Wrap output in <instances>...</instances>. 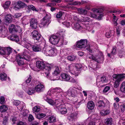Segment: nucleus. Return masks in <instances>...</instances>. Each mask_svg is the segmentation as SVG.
<instances>
[{"label":"nucleus","instance_id":"obj_1","mask_svg":"<svg viewBox=\"0 0 125 125\" xmlns=\"http://www.w3.org/2000/svg\"><path fill=\"white\" fill-rule=\"evenodd\" d=\"M51 93H52L53 95L52 98L55 100L54 102L52 99L48 98L47 97H44V99L49 104L52 105L56 106L62 102H64V100L66 98L65 96L66 94L63 92L62 89L60 87H56L54 88H51L48 92L47 94L51 95Z\"/></svg>","mask_w":125,"mask_h":125},{"label":"nucleus","instance_id":"obj_26","mask_svg":"<svg viewBox=\"0 0 125 125\" xmlns=\"http://www.w3.org/2000/svg\"><path fill=\"white\" fill-rule=\"evenodd\" d=\"M78 112H75L71 114L70 116L68 117V119L70 121H74L77 118Z\"/></svg>","mask_w":125,"mask_h":125},{"label":"nucleus","instance_id":"obj_7","mask_svg":"<svg viewBox=\"0 0 125 125\" xmlns=\"http://www.w3.org/2000/svg\"><path fill=\"white\" fill-rule=\"evenodd\" d=\"M113 77L116 79L114 84V87L116 88L119 86L120 82L122 80V79L125 77V76L124 74H114L113 75Z\"/></svg>","mask_w":125,"mask_h":125},{"label":"nucleus","instance_id":"obj_39","mask_svg":"<svg viewBox=\"0 0 125 125\" xmlns=\"http://www.w3.org/2000/svg\"><path fill=\"white\" fill-rule=\"evenodd\" d=\"M47 121L50 123H53L56 121L55 117L54 116H50Z\"/></svg>","mask_w":125,"mask_h":125},{"label":"nucleus","instance_id":"obj_16","mask_svg":"<svg viewBox=\"0 0 125 125\" xmlns=\"http://www.w3.org/2000/svg\"><path fill=\"white\" fill-rule=\"evenodd\" d=\"M12 51V49L10 47L4 48L3 49V52L2 53L1 55H3L4 57H8L11 52Z\"/></svg>","mask_w":125,"mask_h":125},{"label":"nucleus","instance_id":"obj_56","mask_svg":"<svg viewBox=\"0 0 125 125\" xmlns=\"http://www.w3.org/2000/svg\"><path fill=\"white\" fill-rule=\"evenodd\" d=\"M63 13V12L62 11L59 12L56 15V18H60L62 15Z\"/></svg>","mask_w":125,"mask_h":125},{"label":"nucleus","instance_id":"obj_49","mask_svg":"<svg viewBox=\"0 0 125 125\" xmlns=\"http://www.w3.org/2000/svg\"><path fill=\"white\" fill-rule=\"evenodd\" d=\"M28 8L29 9H31L33 11H38L39 10L38 9L35 8L34 6L32 5H29L28 6Z\"/></svg>","mask_w":125,"mask_h":125},{"label":"nucleus","instance_id":"obj_41","mask_svg":"<svg viewBox=\"0 0 125 125\" xmlns=\"http://www.w3.org/2000/svg\"><path fill=\"white\" fill-rule=\"evenodd\" d=\"M29 86L28 89L27 91V92L28 94L31 95L35 92V90L34 88L33 87H30V85H29Z\"/></svg>","mask_w":125,"mask_h":125},{"label":"nucleus","instance_id":"obj_46","mask_svg":"<svg viewBox=\"0 0 125 125\" xmlns=\"http://www.w3.org/2000/svg\"><path fill=\"white\" fill-rule=\"evenodd\" d=\"M76 58V57L73 55L68 56L67 58V59L70 61H74L75 60Z\"/></svg>","mask_w":125,"mask_h":125},{"label":"nucleus","instance_id":"obj_24","mask_svg":"<svg viewBox=\"0 0 125 125\" xmlns=\"http://www.w3.org/2000/svg\"><path fill=\"white\" fill-rule=\"evenodd\" d=\"M36 66L38 68L41 69H44V71L46 66L44 63L43 62L38 61L36 62Z\"/></svg>","mask_w":125,"mask_h":125},{"label":"nucleus","instance_id":"obj_43","mask_svg":"<svg viewBox=\"0 0 125 125\" xmlns=\"http://www.w3.org/2000/svg\"><path fill=\"white\" fill-rule=\"evenodd\" d=\"M96 84L97 86L98 87H102L104 86L105 84L103 83L101 80L98 81V79L97 80Z\"/></svg>","mask_w":125,"mask_h":125},{"label":"nucleus","instance_id":"obj_45","mask_svg":"<svg viewBox=\"0 0 125 125\" xmlns=\"http://www.w3.org/2000/svg\"><path fill=\"white\" fill-rule=\"evenodd\" d=\"M123 42H118L116 44V47L117 46L118 49H123Z\"/></svg>","mask_w":125,"mask_h":125},{"label":"nucleus","instance_id":"obj_51","mask_svg":"<svg viewBox=\"0 0 125 125\" xmlns=\"http://www.w3.org/2000/svg\"><path fill=\"white\" fill-rule=\"evenodd\" d=\"M18 4L20 8H23L26 5L25 3L22 2L20 1H18Z\"/></svg>","mask_w":125,"mask_h":125},{"label":"nucleus","instance_id":"obj_20","mask_svg":"<svg viewBox=\"0 0 125 125\" xmlns=\"http://www.w3.org/2000/svg\"><path fill=\"white\" fill-rule=\"evenodd\" d=\"M32 49L33 51L39 52L42 51V47L40 44H35L31 46Z\"/></svg>","mask_w":125,"mask_h":125},{"label":"nucleus","instance_id":"obj_42","mask_svg":"<svg viewBox=\"0 0 125 125\" xmlns=\"http://www.w3.org/2000/svg\"><path fill=\"white\" fill-rule=\"evenodd\" d=\"M8 109V107L5 105H3L0 106V111L1 112H4Z\"/></svg>","mask_w":125,"mask_h":125},{"label":"nucleus","instance_id":"obj_57","mask_svg":"<svg viewBox=\"0 0 125 125\" xmlns=\"http://www.w3.org/2000/svg\"><path fill=\"white\" fill-rule=\"evenodd\" d=\"M8 123V118L7 117L5 116L3 119V124L4 125H6Z\"/></svg>","mask_w":125,"mask_h":125},{"label":"nucleus","instance_id":"obj_13","mask_svg":"<svg viewBox=\"0 0 125 125\" xmlns=\"http://www.w3.org/2000/svg\"><path fill=\"white\" fill-rule=\"evenodd\" d=\"M59 42L58 43L60 45L63 44L66 45L67 44V42L64 39V37L65 36L64 32H60L59 33Z\"/></svg>","mask_w":125,"mask_h":125},{"label":"nucleus","instance_id":"obj_25","mask_svg":"<svg viewBox=\"0 0 125 125\" xmlns=\"http://www.w3.org/2000/svg\"><path fill=\"white\" fill-rule=\"evenodd\" d=\"M16 61L18 64L20 66H22L24 64L23 59L21 57V56L19 55H18L16 57Z\"/></svg>","mask_w":125,"mask_h":125},{"label":"nucleus","instance_id":"obj_17","mask_svg":"<svg viewBox=\"0 0 125 125\" xmlns=\"http://www.w3.org/2000/svg\"><path fill=\"white\" fill-rule=\"evenodd\" d=\"M45 89L44 85L42 83H40L37 85L35 87L36 91L37 92L40 93L43 92Z\"/></svg>","mask_w":125,"mask_h":125},{"label":"nucleus","instance_id":"obj_44","mask_svg":"<svg viewBox=\"0 0 125 125\" xmlns=\"http://www.w3.org/2000/svg\"><path fill=\"white\" fill-rule=\"evenodd\" d=\"M116 49L113 47V48L112 51L111 52L110 54L108 53L107 54L108 56L110 57H111V56L115 54L116 53Z\"/></svg>","mask_w":125,"mask_h":125},{"label":"nucleus","instance_id":"obj_59","mask_svg":"<svg viewBox=\"0 0 125 125\" xmlns=\"http://www.w3.org/2000/svg\"><path fill=\"white\" fill-rule=\"evenodd\" d=\"M62 24L67 27L70 26V23L69 22L66 21L62 23Z\"/></svg>","mask_w":125,"mask_h":125},{"label":"nucleus","instance_id":"obj_60","mask_svg":"<svg viewBox=\"0 0 125 125\" xmlns=\"http://www.w3.org/2000/svg\"><path fill=\"white\" fill-rule=\"evenodd\" d=\"M20 6L18 3V2L15 3L14 4V9L15 10H17V9H19L20 8Z\"/></svg>","mask_w":125,"mask_h":125},{"label":"nucleus","instance_id":"obj_5","mask_svg":"<svg viewBox=\"0 0 125 125\" xmlns=\"http://www.w3.org/2000/svg\"><path fill=\"white\" fill-rule=\"evenodd\" d=\"M73 29L76 31H84L85 30H87L89 31H91L92 28H90L89 26H85L83 24L76 23L74 24L73 27Z\"/></svg>","mask_w":125,"mask_h":125},{"label":"nucleus","instance_id":"obj_47","mask_svg":"<svg viewBox=\"0 0 125 125\" xmlns=\"http://www.w3.org/2000/svg\"><path fill=\"white\" fill-rule=\"evenodd\" d=\"M121 91L125 93V81L122 83L120 88Z\"/></svg>","mask_w":125,"mask_h":125},{"label":"nucleus","instance_id":"obj_63","mask_svg":"<svg viewBox=\"0 0 125 125\" xmlns=\"http://www.w3.org/2000/svg\"><path fill=\"white\" fill-rule=\"evenodd\" d=\"M110 89V87L109 86L105 87L103 90V92L104 93L107 92Z\"/></svg>","mask_w":125,"mask_h":125},{"label":"nucleus","instance_id":"obj_4","mask_svg":"<svg viewBox=\"0 0 125 125\" xmlns=\"http://www.w3.org/2000/svg\"><path fill=\"white\" fill-rule=\"evenodd\" d=\"M88 58L92 59L93 60L98 63L103 62L104 60V56L103 53L100 51H99L98 54L95 56L89 54L88 55Z\"/></svg>","mask_w":125,"mask_h":125},{"label":"nucleus","instance_id":"obj_40","mask_svg":"<svg viewBox=\"0 0 125 125\" xmlns=\"http://www.w3.org/2000/svg\"><path fill=\"white\" fill-rule=\"evenodd\" d=\"M110 111L108 109L103 110L100 112L101 115L103 116H104L110 113Z\"/></svg>","mask_w":125,"mask_h":125},{"label":"nucleus","instance_id":"obj_2","mask_svg":"<svg viewBox=\"0 0 125 125\" xmlns=\"http://www.w3.org/2000/svg\"><path fill=\"white\" fill-rule=\"evenodd\" d=\"M53 67V65L52 64H47L44 69V73L48 78L51 80L55 81L58 80V78L57 77V76L60 73V71L59 67L58 66H55L54 68V71L52 73V75L50 76V71Z\"/></svg>","mask_w":125,"mask_h":125},{"label":"nucleus","instance_id":"obj_19","mask_svg":"<svg viewBox=\"0 0 125 125\" xmlns=\"http://www.w3.org/2000/svg\"><path fill=\"white\" fill-rule=\"evenodd\" d=\"M51 47L47 44H45L43 48L42 52L46 55L49 56V54L51 50Z\"/></svg>","mask_w":125,"mask_h":125},{"label":"nucleus","instance_id":"obj_34","mask_svg":"<svg viewBox=\"0 0 125 125\" xmlns=\"http://www.w3.org/2000/svg\"><path fill=\"white\" fill-rule=\"evenodd\" d=\"M10 3L11 2L10 1H7L4 3L2 4V5L4 9H7L9 8Z\"/></svg>","mask_w":125,"mask_h":125},{"label":"nucleus","instance_id":"obj_29","mask_svg":"<svg viewBox=\"0 0 125 125\" xmlns=\"http://www.w3.org/2000/svg\"><path fill=\"white\" fill-rule=\"evenodd\" d=\"M51 50L49 54V56H53L55 55L57 53V50L55 47H51Z\"/></svg>","mask_w":125,"mask_h":125},{"label":"nucleus","instance_id":"obj_3","mask_svg":"<svg viewBox=\"0 0 125 125\" xmlns=\"http://www.w3.org/2000/svg\"><path fill=\"white\" fill-rule=\"evenodd\" d=\"M81 64H72L66 65L65 68V71L71 74L77 76L79 73V70L82 68Z\"/></svg>","mask_w":125,"mask_h":125},{"label":"nucleus","instance_id":"obj_15","mask_svg":"<svg viewBox=\"0 0 125 125\" xmlns=\"http://www.w3.org/2000/svg\"><path fill=\"white\" fill-rule=\"evenodd\" d=\"M49 40L50 42L52 44H56L59 42V36L57 35H52L50 38Z\"/></svg>","mask_w":125,"mask_h":125},{"label":"nucleus","instance_id":"obj_32","mask_svg":"<svg viewBox=\"0 0 125 125\" xmlns=\"http://www.w3.org/2000/svg\"><path fill=\"white\" fill-rule=\"evenodd\" d=\"M9 31L10 32L13 33L16 31V26L13 24H11L9 26Z\"/></svg>","mask_w":125,"mask_h":125},{"label":"nucleus","instance_id":"obj_11","mask_svg":"<svg viewBox=\"0 0 125 125\" xmlns=\"http://www.w3.org/2000/svg\"><path fill=\"white\" fill-rule=\"evenodd\" d=\"M81 21L83 22L82 23L83 25L85 26H89L90 24L92 23L91 19L88 17L86 15H84L81 18Z\"/></svg>","mask_w":125,"mask_h":125},{"label":"nucleus","instance_id":"obj_55","mask_svg":"<svg viewBox=\"0 0 125 125\" xmlns=\"http://www.w3.org/2000/svg\"><path fill=\"white\" fill-rule=\"evenodd\" d=\"M21 102L18 100H16L13 102V104L14 105L17 106L20 104L21 103Z\"/></svg>","mask_w":125,"mask_h":125},{"label":"nucleus","instance_id":"obj_33","mask_svg":"<svg viewBox=\"0 0 125 125\" xmlns=\"http://www.w3.org/2000/svg\"><path fill=\"white\" fill-rule=\"evenodd\" d=\"M7 79V74L4 73H0V79L2 81H5Z\"/></svg>","mask_w":125,"mask_h":125},{"label":"nucleus","instance_id":"obj_28","mask_svg":"<svg viewBox=\"0 0 125 125\" xmlns=\"http://www.w3.org/2000/svg\"><path fill=\"white\" fill-rule=\"evenodd\" d=\"M0 30L2 34V37H4L8 35V32L6 28L5 27H2L0 29Z\"/></svg>","mask_w":125,"mask_h":125},{"label":"nucleus","instance_id":"obj_58","mask_svg":"<svg viewBox=\"0 0 125 125\" xmlns=\"http://www.w3.org/2000/svg\"><path fill=\"white\" fill-rule=\"evenodd\" d=\"M124 54V52L123 51V49H121V51H119V56L120 57H122Z\"/></svg>","mask_w":125,"mask_h":125},{"label":"nucleus","instance_id":"obj_27","mask_svg":"<svg viewBox=\"0 0 125 125\" xmlns=\"http://www.w3.org/2000/svg\"><path fill=\"white\" fill-rule=\"evenodd\" d=\"M8 38L11 41H14L16 42H18L19 41L18 37L16 35L13 34L10 35L8 37Z\"/></svg>","mask_w":125,"mask_h":125},{"label":"nucleus","instance_id":"obj_62","mask_svg":"<svg viewBox=\"0 0 125 125\" xmlns=\"http://www.w3.org/2000/svg\"><path fill=\"white\" fill-rule=\"evenodd\" d=\"M66 106L67 107L68 109L70 110H72L73 107L72 105L68 103L66 104Z\"/></svg>","mask_w":125,"mask_h":125},{"label":"nucleus","instance_id":"obj_9","mask_svg":"<svg viewBox=\"0 0 125 125\" xmlns=\"http://www.w3.org/2000/svg\"><path fill=\"white\" fill-rule=\"evenodd\" d=\"M61 103L59 105L54 107V109L59 113L62 114H65L67 112V110L65 107L64 104H61Z\"/></svg>","mask_w":125,"mask_h":125},{"label":"nucleus","instance_id":"obj_21","mask_svg":"<svg viewBox=\"0 0 125 125\" xmlns=\"http://www.w3.org/2000/svg\"><path fill=\"white\" fill-rule=\"evenodd\" d=\"M100 117L97 114H94L92 116L89 117L87 120L88 121L91 120V119L95 122H97L99 121Z\"/></svg>","mask_w":125,"mask_h":125},{"label":"nucleus","instance_id":"obj_23","mask_svg":"<svg viewBox=\"0 0 125 125\" xmlns=\"http://www.w3.org/2000/svg\"><path fill=\"white\" fill-rule=\"evenodd\" d=\"M93 11L97 13H98V18L99 19H101V18L103 16V11L104 10L102 9H95L93 10Z\"/></svg>","mask_w":125,"mask_h":125},{"label":"nucleus","instance_id":"obj_8","mask_svg":"<svg viewBox=\"0 0 125 125\" xmlns=\"http://www.w3.org/2000/svg\"><path fill=\"white\" fill-rule=\"evenodd\" d=\"M51 18L50 14L48 13L46 15L41 21L40 25L41 27H43L46 25H48L50 23V19Z\"/></svg>","mask_w":125,"mask_h":125},{"label":"nucleus","instance_id":"obj_54","mask_svg":"<svg viewBox=\"0 0 125 125\" xmlns=\"http://www.w3.org/2000/svg\"><path fill=\"white\" fill-rule=\"evenodd\" d=\"M101 81L104 83L107 82L108 80L105 76H103L101 77Z\"/></svg>","mask_w":125,"mask_h":125},{"label":"nucleus","instance_id":"obj_50","mask_svg":"<svg viewBox=\"0 0 125 125\" xmlns=\"http://www.w3.org/2000/svg\"><path fill=\"white\" fill-rule=\"evenodd\" d=\"M40 110V107L38 106L34 107L32 109V111L34 112H38Z\"/></svg>","mask_w":125,"mask_h":125},{"label":"nucleus","instance_id":"obj_61","mask_svg":"<svg viewBox=\"0 0 125 125\" xmlns=\"http://www.w3.org/2000/svg\"><path fill=\"white\" fill-rule=\"evenodd\" d=\"M16 32L18 31L19 32H21L22 31L21 29L19 26H16Z\"/></svg>","mask_w":125,"mask_h":125},{"label":"nucleus","instance_id":"obj_52","mask_svg":"<svg viewBox=\"0 0 125 125\" xmlns=\"http://www.w3.org/2000/svg\"><path fill=\"white\" fill-rule=\"evenodd\" d=\"M46 115L44 114H38L37 115V118L38 119H40L45 117Z\"/></svg>","mask_w":125,"mask_h":125},{"label":"nucleus","instance_id":"obj_22","mask_svg":"<svg viewBox=\"0 0 125 125\" xmlns=\"http://www.w3.org/2000/svg\"><path fill=\"white\" fill-rule=\"evenodd\" d=\"M30 26L32 28L36 29L37 27L38 23L37 20L35 18H33L30 20Z\"/></svg>","mask_w":125,"mask_h":125},{"label":"nucleus","instance_id":"obj_53","mask_svg":"<svg viewBox=\"0 0 125 125\" xmlns=\"http://www.w3.org/2000/svg\"><path fill=\"white\" fill-rule=\"evenodd\" d=\"M5 103V98L3 96L0 97V103L1 104H4Z\"/></svg>","mask_w":125,"mask_h":125},{"label":"nucleus","instance_id":"obj_31","mask_svg":"<svg viewBox=\"0 0 125 125\" xmlns=\"http://www.w3.org/2000/svg\"><path fill=\"white\" fill-rule=\"evenodd\" d=\"M95 105L94 103L92 101H89L87 104V107L90 110L93 109Z\"/></svg>","mask_w":125,"mask_h":125},{"label":"nucleus","instance_id":"obj_64","mask_svg":"<svg viewBox=\"0 0 125 125\" xmlns=\"http://www.w3.org/2000/svg\"><path fill=\"white\" fill-rule=\"evenodd\" d=\"M113 106L116 109H117L119 107V105L117 103H115L113 104Z\"/></svg>","mask_w":125,"mask_h":125},{"label":"nucleus","instance_id":"obj_37","mask_svg":"<svg viewBox=\"0 0 125 125\" xmlns=\"http://www.w3.org/2000/svg\"><path fill=\"white\" fill-rule=\"evenodd\" d=\"M5 19V22L9 23L11 21L12 17L10 14H8L6 16Z\"/></svg>","mask_w":125,"mask_h":125},{"label":"nucleus","instance_id":"obj_36","mask_svg":"<svg viewBox=\"0 0 125 125\" xmlns=\"http://www.w3.org/2000/svg\"><path fill=\"white\" fill-rule=\"evenodd\" d=\"M77 9L78 13L79 14H83L85 15L87 13V11L81 8H77Z\"/></svg>","mask_w":125,"mask_h":125},{"label":"nucleus","instance_id":"obj_6","mask_svg":"<svg viewBox=\"0 0 125 125\" xmlns=\"http://www.w3.org/2000/svg\"><path fill=\"white\" fill-rule=\"evenodd\" d=\"M82 89L81 88L77 89L74 86L71 87L68 91L67 95L69 96L74 97L79 92L80 90H81Z\"/></svg>","mask_w":125,"mask_h":125},{"label":"nucleus","instance_id":"obj_10","mask_svg":"<svg viewBox=\"0 0 125 125\" xmlns=\"http://www.w3.org/2000/svg\"><path fill=\"white\" fill-rule=\"evenodd\" d=\"M61 76L63 81H69L73 83H75L76 82V80L74 79L66 73H62Z\"/></svg>","mask_w":125,"mask_h":125},{"label":"nucleus","instance_id":"obj_30","mask_svg":"<svg viewBox=\"0 0 125 125\" xmlns=\"http://www.w3.org/2000/svg\"><path fill=\"white\" fill-rule=\"evenodd\" d=\"M21 57L27 61H29L31 60V59L30 56L26 54L25 52H24L23 54L21 55Z\"/></svg>","mask_w":125,"mask_h":125},{"label":"nucleus","instance_id":"obj_48","mask_svg":"<svg viewBox=\"0 0 125 125\" xmlns=\"http://www.w3.org/2000/svg\"><path fill=\"white\" fill-rule=\"evenodd\" d=\"M25 106L24 103L22 102H21V103L20 104L19 106H18L17 108L20 111H21L24 108Z\"/></svg>","mask_w":125,"mask_h":125},{"label":"nucleus","instance_id":"obj_14","mask_svg":"<svg viewBox=\"0 0 125 125\" xmlns=\"http://www.w3.org/2000/svg\"><path fill=\"white\" fill-rule=\"evenodd\" d=\"M31 36L35 40L39 41L41 38V35L37 31L34 30L31 32Z\"/></svg>","mask_w":125,"mask_h":125},{"label":"nucleus","instance_id":"obj_38","mask_svg":"<svg viewBox=\"0 0 125 125\" xmlns=\"http://www.w3.org/2000/svg\"><path fill=\"white\" fill-rule=\"evenodd\" d=\"M104 123L107 125H111L112 124V118H107L105 120Z\"/></svg>","mask_w":125,"mask_h":125},{"label":"nucleus","instance_id":"obj_18","mask_svg":"<svg viewBox=\"0 0 125 125\" xmlns=\"http://www.w3.org/2000/svg\"><path fill=\"white\" fill-rule=\"evenodd\" d=\"M86 2L85 1H82V3L75 1L73 3H69V4L71 6H67L66 7L70 9L74 10L75 8V6H73V5H76L78 4H82L85 3Z\"/></svg>","mask_w":125,"mask_h":125},{"label":"nucleus","instance_id":"obj_35","mask_svg":"<svg viewBox=\"0 0 125 125\" xmlns=\"http://www.w3.org/2000/svg\"><path fill=\"white\" fill-rule=\"evenodd\" d=\"M97 105L99 107L103 108L105 106V104L104 102L103 101H99L97 102Z\"/></svg>","mask_w":125,"mask_h":125},{"label":"nucleus","instance_id":"obj_12","mask_svg":"<svg viewBox=\"0 0 125 125\" xmlns=\"http://www.w3.org/2000/svg\"><path fill=\"white\" fill-rule=\"evenodd\" d=\"M87 41L86 39H81L78 41L77 43L76 46L80 48H84L87 45Z\"/></svg>","mask_w":125,"mask_h":125}]
</instances>
